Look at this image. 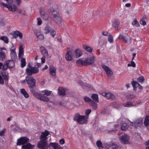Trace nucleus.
Returning <instances> with one entry per match:
<instances>
[{"instance_id": "f257e3e1", "label": "nucleus", "mask_w": 149, "mask_h": 149, "mask_svg": "<svg viewBox=\"0 0 149 149\" xmlns=\"http://www.w3.org/2000/svg\"><path fill=\"white\" fill-rule=\"evenodd\" d=\"M40 92L42 93L43 94H42L40 93L35 92L33 93V94L34 97L41 100L44 102H48L49 100V98L45 95L50 96L51 94L52 91L46 89L41 91Z\"/></svg>"}, {"instance_id": "f03ea898", "label": "nucleus", "mask_w": 149, "mask_h": 149, "mask_svg": "<svg viewBox=\"0 0 149 149\" xmlns=\"http://www.w3.org/2000/svg\"><path fill=\"white\" fill-rule=\"evenodd\" d=\"M49 13L52 15L53 20L58 25H60L62 22V19L61 15L57 11L51 9Z\"/></svg>"}, {"instance_id": "7ed1b4c3", "label": "nucleus", "mask_w": 149, "mask_h": 149, "mask_svg": "<svg viewBox=\"0 0 149 149\" xmlns=\"http://www.w3.org/2000/svg\"><path fill=\"white\" fill-rule=\"evenodd\" d=\"M88 118V117L87 116L81 115L79 113H77L75 115L74 120L79 124H83L87 123Z\"/></svg>"}, {"instance_id": "20e7f679", "label": "nucleus", "mask_w": 149, "mask_h": 149, "mask_svg": "<svg viewBox=\"0 0 149 149\" xmlns=\"http://www.w3.org/2000/svg\"><path fill=\"white\" fill-rule=\"evenodd\" d=\"M118 123H120L121 124V129L122 130H125L128 128V126L126 123L125 122L124 120H122L121 119H120L118 120ZM118 125L119 124L117 125H116L115 126H114L112 123L109 124V127L111 128V129L110 130H109L108 131L111 132L113 131V128L117 127L118 126Z\"/></svg>"}, {"instance_id": "39448f33", "label": "nucleus", "mask_w": 149, "mask_h": 149, "mask_svg": "<svg viewBox=\"0 0 149 149\" xmlns=\"http://www.w3.org/2000/svg\"><path fill=\"white\" fill-rule=\"evenodd\" d=\"M27 66L26 71L27 75L31 76L32 74H37L39 70L38 68L32 67L30 63L28 64Z\"/></svg>"}, {"instance_id": "423d86ee", "label": "nucleus", "mask_w": 149, "mask_h": 149, "mask_svg": "<svg viewBox=\"0 0 149 149\" xmlns=\"http://www.w3.org/2000/svg\"><path fill=\"white\" fill-rule=\"evenodd\" d=\"M65 57L68 61H74L75 59L73 53V50L70 49L67 50L65 54Z\"/></svg>"}, {"instance_id": "0eeeda50", "label": "nucleus", "mask_w": 149, "mask_h": 149, "mask_svg": "<svg viewBox=\"0 0 149 149\" xmlns=\"http://www.w3.org/2000/svg\"><path fill=\"white\" fill-rule=\"evenodd\" d=\"M26 80L29 86L30 87H33L35 85L36 80L30 76L26 77Z\"/></svg>"}, {"instance_id": "6e6552de", "label": "nucleus", "mask_w": 149, "mask_h": 149, "mask_svg": "<svg viewBox=\"0 0 149 149\" xmlns=\"http://www.w3.org/2000/svg\"><path fill=\"white\" fill-rule=\"evenodd\" d=\"M37 146L40 149H47L49 148L48 141L40 140Z\"/></svg>"}, {"instance_id": "1a4fd4ad", "label": "nucleus", "mask_w": 149, "mask_h": 149, "mask_svg": "<svg viewBox=\"0 0 149 149\" xmlns=\"http://www.w3.org/2000/svg\"><path fill=\"white\" fill-rule=\"evenodd\" d=\"M1 5L3 7L7 8L9 11L12 12L15 11L17 9L16 6L13 3L10 4H7L2 3H1Z\"/></svg>"}, {"instance_id": "9d476101", "label": "nucleus", "mask_w": 149, "mask_h": 149, "mask_svg": "<svg viewBox=\"0 0 149 149\" xmlns=\"http://www.w3.org/2000/svg\"><path fill=\"white\" fill-rule=\"evenodd\" d=\"M14 65L15 63L13 61L11 60L6 61L4 64L3 70H6L8 68H12L14 66Z\"/></svg>"}, {"instance_id": "9b49d317", "label": "nucleus", "mask_w": 149, "mask_h": 149, "mask_svg": "<svg viewBox=\"0 0 149 149\" xmlns=\"http://www.w3.org/2000/svg\"><path fill=\"white\" fill-rule=\"evenodd\" d=\"M73 53L75 59L81 57L83 54L82 50L79 48H77L74 50H73Z\"/></svg>"}, {"instance_id": "f8f14e48", "label": "nucleus", "mask_w": 149, "mask_h": 149, "mask_svg": "<svg viewBox=\"0 0 149 149\" xmlns=\"http://www.w3.org/2000/svg\"><path fill=\"white\" fill-rule=\"evenodd\" d=\"M130 137L127 134H124L119 138L121 143L124 144H127L129 143Z\"/></svg>"}, {"instance_id": "ddd939ff", "label": "nucleus", "mask_w": 149, "mask_h": 149, "mask_svg": "<svg viewBox=\"0 0 149 149\" xmlns=\"http://www.w3.org/2000/svg\"><path fill=\"white\" fill-rule=\"evenodd\" d=\"M16 48L15 46L12 44V46L10 48V56L12 59H15L17 58V56L15 51Z\"/></svg>"}, {"instance_id": "4468645a", "label": "nucleus", "mask_w": 149, "mask_h": 149, "mask_svg": "<svg viewBox=\"0 0 149 149\" xmlns=\"http://www.w3.org/2000/svg\"><path fill=\"white\" fill-rule=\"evenodd\" d=\"M95 57L94 56L91 54L90 56L88 57L85 59V62L86 65L92 64L95 62Z\"/></svg>"}, {"instance_id": "2eb2a0df", "label": "nucleus", "mask_w": 149, "mask_h": 149, "mask_svg": "<svg viewBox=\"0 0 149 149\" xmlns=\"http://www.w3.org/2000/svg\"><path fill=\"white\" fill-rule=\"evenodd\" d=\"M29 139L26 137H20L17 140V144L20 146L24 144L29 141Z\"/></svg>"}, {"instance_id": "dca6fc26", "label": "nucleus", "mask_w": 149, "mask_h": 149, "mask_svg": "<svg viewBox=\"0 0 149 149\" xmlns=\"http://www.w3.org/2000/svg\"><path fill=\"white\" fill-rule=\"evenodd\" d=\"M48 146L50 149H63V147L56 142L50 143Z\"/></svg>"}, {"instance_id": "f3484780", "label": "nucleus", "mask_w": 149, "mask_h": 149, "mask_svg": "<svg viewBox=\"0 0 149 149\" xmlns=\"http://www.w3.org/2000/svg\"><path fill=\"white\" fill-rule=\"evenodd\" d=\"M102 67L107 73L108 77L111 76L113 73L112 71L107 66L104 64L102 65Z\"/></svg>"}, {"instance_id": "a211bd4d", "label": "nucleus", "mask_w": 149, "mask_h": 149, "mask_svg": "<svg viewBox=\"0 0 149 149\" xmlns=\"http://www.w3.org/2000/svg\"><path fill=\"white\" fill-rule=\"evenodd\" d=\"M50 133L47 131H45V132H42L40 136V140L47 141V139Z\"/></svg>"}, {"instance_id": "6ab92c4d", "label": "nucleus", "mask_w": 149, "mask_h": 149, "mask_svg": "<svg viewBox=\"0 0 149 149\" xmlns=\"http://www.w3.org/2000/svg\"><path fill=\"white\" fill-rule=\"evenodd\" d=\"M131 124L134 127H140L142 125V120L140 119L137 120L134 123L131 122Z\"/></svg>"}, {"instance_id": "aec40b11", "label": "nucleus", "mask_w": 149, "mask_h": 149, "mask_svg": "<svg viewBox=\"0 0 149 149\" xmlns=\"http://www.w3.org/2000/svg\"><path fill=\"white\" fill-rule=\"evenodd\" d=\"M35 34L37 38L40 40H42L44 38V35L42 34L40 30H36L35 31Z\"/></svg>"}, {"instance_id": "412c9836", "label": "nucleus", "mask_w": 149, "mask_h": 149, "mask_svg": "<svg viewBox=\"0 0 149 149\" xmlns=\"http://www.w3.org/2000/svg\"><path fill=\"white\" fill-rule=\"evenodd\" d=\"M6 49L4 47H0V61H3L5 59L6 54L3 50Z\"/></svg>"}, {"instance_id": "4be33fe9", "label": "nucleus", "mask_w": 149, "mask_h": 149, "mask_svg": "<svg viewBox=\"0 0 149 149\" xmlns=\"http://www.w3.org/2000/svg\"><path fill=\"white\" fill-rule=\"evenodd\" d=\"M67 90H68L66 88L59 87L58 89V93L60 95H65Z\"/></svg>"}, {"instance_id": "5701e85b", "label": "nucleus", "mask_w": 149, "mask_h": 149, "mask_svg": "<svg viewBox=\"0 0 149 149\" xmlns=\"http://www.w3.org/2000/svg\"><path fill=\"white\" fill-rule=\"evenodd\" d=\"M118 146L115 143H111L107 144L106 146V149H117Z\"/></svg>"}, {"instance_id": "b1692460", "label": "nucleus", "mask_w": 149, "mask_h": 149, "mask_svg": "<svg viewBox=\"0 0 149 149\" xmlns=\"http://www.w3.org/2000/svg\"><path fill=\"white\" fill-rule=\"evenodd\" d=\"M24 54V50L22 45H20L19 47L18 58L19 59L23 58Z\"/></svg>"}, {"instance_id": "393cba45", "label": "nucleus", "mask_w": 149, "mask_h": 149, "mask_svg": "<svg viewBox=\"0 0 149 149\" xmlns=\"http://www.w3.org/2000/svg\"><path fill=\"white\" fill-rule=\"evenodd\" d=\"M100 93L103 96L106 97L107 98H112L113 97V95L110 92H100Z\"/></svg>"}, {"instance_id": "a878e982", "label": "nucleus", "mask_w": 149, "mask_h": 149, "mask_svg": "<svg viewBox=\"0 0 149 149\" xmlns=\"http://www.w3.org/2000/svg\"><path fill=\"white\" fill-rule=\"evenodd\" d=\"M49 70L50 74L55 77L56 74V68L53 65L49 66Z\"/></svg>"}, {"instance_id": "bb28decb", "label": "nucleus", "mask_w": 149, "mask_h": 149, "mask_svg": "<svg viewBox=\"0 0 149 149\" xmlns=\"http://www.w3.org/2000/svg\"><path fill=\"white\" fill-rule=\"evenodd\" d=\"M120 24V22L119 20H115L113 22L112 26L115 30H118Z\"/></svg>"}, {"instance_id": "cd10ccee", "label": "nucleus", "mask_w": 149, "mask_h": 149, "mask_svg": "<svg viewBox=\"0 0 149 149\" xmlns=\"http://www.w3.org/2000/svg\"><path fill=\"white\" fill-rule=\"evenodd\" d=\"M13 35L15 38H16L18 37H19L20 39L23 38V34L22 33L18 31H16L13 32Z\"/></svg>"}, {"instance_id": "c85d7f7f", "label": "nucleus", "mask_w": 149, "mask_h": 149, "mask_svg": "<svg viewBox=\"0 0 149 149\" xmlns=\"http://www.w3.org/2000/svg\"><path fill=\"white\" fill-rule=\"evenodd\" d=\"M2 76L3 77V79L5 81L6 83H8L9 79L8 73L7 72H4L1 73Z\"/></svg>"}, {"instance_id": "c756f323", "label": "nucleus", "mask_w": 149, "mask_h": 149, "mask_svg": "<svg viewBox=\"0 0 149 149\" xmlns=\"http://www.w3.org/2000/svg\"><path fill=\"white\" fill-rule=\"evenodd\" d=\"M33 146L30 143H28L26 144L23 145L22 146V149H31L33 148Z\"/></svg>"}, {"instance_id": "7c9ffc66", "label": "nucleus", "mask_w": 149, "mask_h": 149, "mask_svg": "<svg viewBox=\"0 0 149 149\" xmlns=\"http://www.w3.org/2000/svg\"><path fill=\"white\" fill-rule=\"evenodd\" d=\"M40 50L42 55L45 56H47L48 55L47 50L43 47L42 46L40 47Z\"/></svg>"}, {"instance_id": "2f4dec72", "label": "nucleus", "mask_w": 149, "mask_h": 149, "mask_svg": "<svg viewBox=\"0 0 149 149\" xmlns=\"http://www.w3.org/2000/svg\"><path fill=\"white\" fill-rule=\"evenodd\" d=\"M82 47L84 49L89 52H92L93 50L92 48L86 45H83Z\"/></svg>"}, {"instance_id": "473e14b6", "label": "nucleus", "mask_w": 149, "mask_h": 149, "mask_svg": "<svg viewBox=\"0 0 149 149\" xmlns=\"http://www.w3.org/2000/svg\"><path fill=\"white\" fill-rule=\"evenodd\" d=\"M123 105L125 107L135 106V105L134 104V102L130 101L127 102L125 104H123Z\"/></svg>"}, {"instance_id": "72a5a7b5", "label": "nucleus", "mask_w": 149, "mask_h": 149, "mask_svg": "<svg viewBox=\"0 0 149 149\" xmlns=\"http://www.w3.org/2000/svg\"><path fill=\"white\" fill-rule=\"evenodd\" d=\"M77 64L78 65H86L85 62V60L84 61L82 59L80 58L78 60L77 62Z\"/></svg>"}, {"instance_id": "f704fd0d", "label": "nucleus", "mask_w": 149, "mask_h": 149, "mask_svg": "<svg viewBox=\"0 0 149 149\" xmlns=\"http://www.w3.org/2000/svg\"><path fill=\"white\" fill-rule=\"evenodd\" d=\"M128 37H129V36L127 35L122 36L121 35H120L118 36V38L120 39L123 40L125 42H127Z\"/></svg>"}, {"instance_id": "c9c22d12", "label": "nucleus", "mask_w": 149, "mask_h": 149, "mask_svg": "<svg viewBox=\"0 0 149 149\" xmlns=\"http://www.w3.org/2000/svg\"><path fill=\"white\" fill-rule=\"evenodd\" d=\"M52 29L49 26L47 25L45 28L44 33L46 34L49 33L50 32Z\"/></svg>"}, {"instance_id": "e433bc0d", "label": "nucleus", "mask_w": 149, "mask_h": 149, "mask_svg": "<svg viewBox=\"0 0 149 149\" xmlns=\"http://www.w3.org/2000/svg\"><path fill=\"white\" fill-rule=\"evenodd\" d=\"M20 92L25 98H27L29 97V95L24 89H21L20 90Z\"/></svg>"}, {"instance_id": "4c0bfd02", "label": "nucleus", "mask_w": 149, "mask_h": 149, "mask_svg": "<svg viewBox=\"0 0 149 149\" xmlns=\"http://www.w3.org/2000/svg\"><path fill=\"white\" fill-rule=\"evenodd\" d=\"M40 15L45 20H47L49 17V16L46 14L45 13L42 11H40Z\"/></svg>"}, {"instance_id": "58836bf2", "label": "nucleus", "mask_w": 149, "mask_h": 149, "mask_svg": "<svg viewBox=\"0 0 149 149\" xmlns=\"http://www.w3.org/2000/svg\"><path fill=\"white\" fill-rule=\"evenodd\" d=\"M91 98L95 102H98V97L97 95L95 94H93Z\"/></svg>"}, {"instance_id": "ea45409f", "label": "nucleus", "mask_w": 149, "mask_h": 149, "mask_svg": "<svg viewBox=\"0 0 149 149\" xmlns=\"http://www.w3.org/2000/svg\"><path fill=\"white\" fill-rule=\"evenodd\" d=\"M0 39L3 41L6 44H8L9 42L8 38L6 36L1 37L0 38Z\"/></svg>"}, {"instance_id": "a19ab883", "label": "nucleus", "mask_w": 149, "mask_h": 149, "mask_svg": "<svg viewBox=\"0 0 149 149\" xmlns=\"http://www.w3.org/2000/svg\"><path fill=\"white\" fill-rule=\"evenodd\" d=\"M132 85L134 90H136V88L139 86V84L137 82L133 81L132 82Z\"/></svg>"}, {"instance_id": "79ce46f5", "label": "nucleus", "mask_w": 149, "mask_h": 149, "mask_svg": "<svg viewBox=\"0 0 149 149\" xmlns=\"http://www.w3.org/2000/svg\"><path fill=\"white\" fill-rule=\"evenodd\" d=\"M144 124L146 126H148L149 125V116H147L145 118Z\"/></svg>"}, {"instance_id": "37998d69", "label": "nucleus", "mask_w": 149, "mask_h": 149, "mask_svg": "<svg viewBox=\"0 0 149 149\" xmlns=\"http://www.w3.org/2000/svg\"><path fill=\"white\" fill-rule=\"evenodd\" d=\"M96 144L97 147L99 149H102L103 147L101 142L100 141H97L96 142Z\"/></svg>"}, {"instance_id": "c03bdc74", "label": "nucleus", "mask_w": 149, "mask_h": 149, "mask_svg": "<svg viewBox=\"0 0 149 149\" xmlns=\"http://www.w3.org/2000/svg\"><path fill=\"white\" fill-rule=\"evenodd\" d=\"M21 58V66L22 68H23L26 65L25 60L24 58Z\"/></svg>"}, {"instance_id": "a18cd8bd", "label": "nucleus", "mask_w": 149, "mask_h": 149, "mask_svg": "<svg viewBox=\"0 0 149 149\" xmlns=\"http://www.w3.org/2000/svg\"><path fill=\"white\" fill-rule=\"evenodd\" d=\"M92 107L95 110L97 108V105L96 103L91 101V102L90 103Z\"/></svg>"}, {"instance_id": "49530a36", "label": "nucleus", "mask_w": 149, "mask_h": 149, "mask_svg": "<svg viewBox=\"0 0 149 149\" xmlns=\"http://www.w3.org/2000/svg\"><path fill=\"white\" fill-rule=\"evenodd\" d=\"M128 67L132 66L133 67H135L136 66V64L135 62L133 61H132L131 62L127 65Z\"/></svg>"}, {"instance_id": "de8ad7c7", "label": "nucleus", "mask_w": 149, "mask_h": 149, "mask_svg": "<svg viewBox=\"0 0 149 149\" xmlns=\"http://www.w3.org/2000/svg\"><path fill=\"white\" fill-rule=\"evenodd\" d=\"M146 18H142L140 21V23L141 24L144 26L146 24Z\"/></svg>"}, {"instance_id": "09e8293b", "label": "nucleus", "mask_w": 149, "mask_h": 149, "mask_svg": "<svg viewBox=\"0 0 149 149\" xmlns=\"http://www.w3.org/2000/svg\"><path fill=\"white\" fill-rule=\"evenodd\" d=\"M136 96L132 95H129L127 96V98L128 100H132L136 98Z\"/></svg>"}, {"instance_id": "8fccbe9b", "label": "nucleus", "mask_w": 149, "mask_h": 149, "mask_svg": "<svg viewBox=\"0 0 149 149\" xmlns=\"http://www.w3.org/2000/svg\"><path fill=\"white\" fill-rule=\"evenodd\" d=\"M84 100L87 102H90V103L91 102V101H93L91 99L87 96H85L84 97Z\"/></svg>"}, {"instance_id": "3c124183", "label": "nucleus", "mask_w": 149, "mask_h": 149, "mask_svg": "<svg viewBox=\"0 0 149 149\" xmlns=\"http://www.w3.org/2000/svg\"><path fill=\"white\" fill-rule=\"evenodd\" d=\"M132 24L138 27L139 26V24L138 22L136 19H134L132 23Z\"/></svg>"}, {"instance_id": "603ef678", "label": "nucleus", "mask_w": 149, "mask_h": 149, "mask_svg": "<svg viewBox=\"0 0 149 149\" xmlns=\"http://www.w3.org/2000/svg\"><path fill=\"white\" fill-rule=\"evenodd\" d=\"M108 40L110 43H112L113 42V37L111 35H109L108 36Z\"/></svg>"}, {"instance_id": "864d4df0", "label": "nucleus", "mask_w": 149, "mask_h": 149, "mask_svg": "<svg viewBox=\"0 0 149 149\" xmlns=\"http://www.w3.org/2000/svg\"><path fill=\"white\" fill-rule=\"evenodd\" d=\"M37 24L38 25H41L42 23V21L41 18L40 17H38L37 19Z\"/></svg>"}, {"instance_id": "5fc2aeb1", "label": "nucleus", "mask_w": 149, "mask_h": 149, "mask_svg": "<svg viewBox=\"0 0 149 149\" xmlns=\"http://www.w3.org/2000/svg\"><path fill=\"white\" fill-rule=\"evenodd\" d=\"M6 130L5 128H3L0 132V136H3L4 135L5 132H6Z\"/></svg>"}, {"instance_id": "6e6d98bb", "label": "nucleus", "mask_w": 149, "mask_h": 149, "mask_svg": "<svg viewBox=\"0 0 149 149\" xmlns=\"http://www.w3.org/2000/svg\"><path fill=\"white\" fill-rule=\"evenodd\" d=\"M51 35L54 37L56 35V32L53 29H52L50 31Z\"/></svg>"}, {"instance_id": "4d7b16f0", "label": "nucleus", "mask_w": 149, "mask_h": 149, "mask_svg": "<svg viewBox=\"0 0 149 149\" xmlns=\"http://www.w3.org/2000/svg\"><path fill=\"white\" fill-rule=\"evenodd\" d=\"M4 80L2 77L0 75V84L3 85L4 84Z\"/></svg>"}, {"instance_id": "13d9d810", "label": "nucleus", "mask_w": 149, "mask_h": 149, "mask_svg": "<svg viewBox=\"0 0 149 149\" xmlns=\"http://www.w3.org/2000/svg\"><path fill=\"white\" fill-rule=\"evenodd\" d=\"M144 80V78L143 77L141 76L139 77V78H138L137 80L138 81L140 82H143Z\"/></svg>"}, {"instance_id": "bf43d9fd", "label": "nucleus", "mask_w": 149, "mask_h": 149, "mask_svg": "<svg viewBox=\"0 0 149 149\" xmlns=\"http://www.w3.org/2000/svg\"><path fill=\"white\" fill-rule=\"evenodd\" d=\"M91 112V110L90 109H88L85 111V114L87 116Z\"/></svg>"}, {"instance_id": "052dcab7", "label": "nucleus", "mask_w": 149, "mask_h": 149, "mask_svg": "<svg viewBox=\"0 0 149 149\" xmlns=\"http://www.w3.org/2000/svg\"><path fill=\"white\" fill-rule=\"evenodd\" d=\"M59 143L61 145H63L65 143V140L64 139H61L60 140Z\"/></svg>"}, {"instance_id": "680f3d73", "label": "nucleus", "mask_w": 149, "mask_h": 149, "mask_svg": "<svg viewBox=\"0 0 149 149\" xmlns=\"http://www.w3.org/2000/svg\"><path fill=\"white\" fill-rule=\"evenodd\" d=\"M15 2L17 5H19L22 2V0H15Z\"/></svg>"}, {"instance_id": "e2e57ef3", "label": "nucleus", "mask_w": 149, "mask_h": 149, "mask_svg": "<svg viewBox=\"0 0 149 149\" xmlns=\"http://www.w3.org/2000/svg\"><path fill=\"white\" fill-rule=\"evenodd\" d=\"M134 104L135 105V106L140 104L142 103V102L140 100L137 101L136 103L134 102Z\"/></svg>"}, {"instance_id": "0e129e2a", "label": "nucleus", "mask_w": 149, "mask_h": 149, "mask_svg": "<svg viewBox=\"0 0 149 149\" xmlns=\"http://www.w3.org/2000/svg\"><path fill=\"white\" fill-rule=\"evenodd\" d=\"M45 56H43L41 58V63H44L45 62Z\"/></svg>"}, {"instance_id": "69168bd1", "label": "nucleus", "mask_w": 149, "mask_h": 149, "mask_svg": "<svg viewBox=\"0 0 149 149\" xmlns=\"http://www.w3.org/2000/svg\"><path fill=\"white\" fill-rule=\"evenodd\" d=\"M6 1L8 4H12L13 1L14 0H6Z\"/></svg>"}, {"instance_id": "338daca9", "label": "nucleus", "mask_w": 149, "mask_h": 149, "mask_svg": "<svg viewBox=\"0 0 149 149\" xmlns=\"http://www.w3.org/2000/svg\"><path fill=\"white\" fill-rule=\"evenodd\" d=\"M147 146L146 147V149H149V140L145 142Z\"/></svg>"}, {"instance_id": "774afa93", "label": "nucleus", "mask_w": 149, "mask_h": 149, "mask_svg": "<svg viewBox=\"0 0 149 149\" xmlns=\"http://www.w3.org/2000/svg\"><path fill=\"white\" fill-rule=\"evenodd\" d=\"M80 84L82 86L83 88H84L87 86L86 84L84 82L81 83H80Z\"/></svg>"}]
</instances>
